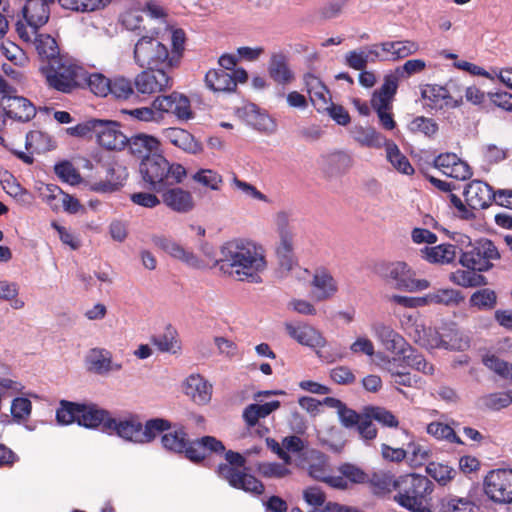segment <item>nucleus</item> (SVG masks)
Listing matches in <instances>:
<instances>
[{"mask_svg":"<svg viewBox=\"0 0 512 512\" xmlns=\"http://www.w3.org/2000/svg\"><path fill=\"white\" fill-rule=\"evenodd\" d=\"M221 269L238 281L261 283L267 268L262 246L246 239H233L221 248Z\"/></svg>","mask_w":512,"mask_h":512,"instance_id":"nucleus-1","label":"nucleus"},{"mask_svg":"<svg viewBox=\"0 0 512 512\" xmlns=\"http://www.w3.org/2000/svg\"><path fill=\"white\" fill-rule=\"evenodd\" d=\"M162 447L172 453L184 454L193 463H201L212 453L225 452L224 444L213 436H203L190 441L184 426L173 424L172 429L161 436Z\"/></svg>","mask_w":512,"mask_h":512,"instance_id":"nucleus-2","label":"nucleus"},{"mask_svg":"<svg viewBox=\"0 0 512 512\" xmlns=\"http://www.w3.org/2000/svg\"><path fill=\"white\" fill-rule=\"evenodd\" d=\"M139 172L143 187L156 193L180 184L186 177V169L178 163H170L162 154L142 160Z\"/></svg>","mask_w":512,"mask_h":512,"instance_id":"nucleus-3","label":"nucleus"},{"mask_svg":"<svg viewBox=\"0 0 512 512\" xmlns=\"http://www.w3.org/2000/svg\"><path fill=\"white\" fill-rule=\"evenodd\" d=\"M462 188L465 203L455 193L456 190H460V185L450 181V204L455 208V216L461 219H474V210L488 208L493 201H496V191L481 180H472L463 184Z\"/></svg>","mask_w":512,"mask_h":512,"instance_id":"nucleus-4","label":"nucleus"},{"mask_svg":"<svg viewBox=\"0 0 512 512\" xmlns=\"http://www.w3.org/2000/svg\"><path fill=\"white\" fill-rule=\"evenodd\" d=\"M433 483L423 475L411 473L399 477L394 501L412 512H432L430 508Z\"/></svg>","mask_w":512,"mask_h":512,"instance_id":"nucleus-5","label":"nucleus"},{"mask_svg":"<svg viewBox=\"0 0 512 512\" xmlns=\"http://www.w3.org/2000/svg\"><path fill=\"white\" fill-rule=\"evenodd\" d=\"M40 71L48 86L57 91L70 93L75 88L83 87L84 68L62 57L41 65Z\"/></svg>","mask_w":512,"mask_h":512,"instance_id":"nucleus-6","label":"nucleus"},{"mask_svg":"<svg viewBox=\"0 0 512 512\" xmlns=\"http://www.w3.org/2000/svg\"><path fill=\"white\" fill-rule=\"evenodd\" d=\"M374 272L387 283H393L399 290L417 292L430 286L425 279H415V272L403 261L376 263Z\"/></svg>","mask_w":512,"mask_h":512,"instance_id":"nucleus-7","label":"nucleus"},{"mask_svg":"<svg viewBox=\"0 0 512 512\" xmlns=\"http://www.w3.org/2000/svg\"><path fill=\"white\" fill-rule=\"evenodd\" d=\"M134 59L141 68H175L168 47L150 36H143L136 42Z\"/></svg>","mask_w":512,"mask_h":512,"instance_id":"nucleus-8","label":"nucleus"},{"mask_svg":"<svg viewBox=\"0 0 512 512\" xmlns=\"http://www.w3.org/2000/svg\"><path fill=\"white\" fill-rule=\"evenodd\" d=\"M398 89V79L394 75H385L383 84L371 97V107L377 113L379 123L385 130H393L396 122L393 117V100Z\"/></svg>","mask_w":512,"mask_h":512,"instance_id":"nucleus-9","label":"nucleus"},{"mask_svg":"<svg viewBox=\"0 0 512 512\" xmlns=\"http://www.w3.org/2000/svg\"><path fill=\"white\" fill-rule=\"evenodd\" d=\"M500 259V253L490 239L481 238L473 244V247L462 256L461 264L479 272L490 270L494 260Z\"/></svg>","mask_w":512,"mask_h":512,"instance_id":"nucleus-10","label":"nucleus"},{"mask_svg":"<svg viewBox=\"0 0 512 512\" xmlns=\"http://www.w3.org/2000/svg\"><path fill=\"white\" fill-rule=\"evenodd\" d=\"M486 496L497 504L512 503V469L491 470L484 478Z\"/></svg>","mask_w":512,"mask_h":512,"instance_id":"nucleus-11","label":"nucleus"},{"mask_svg":"<svg viewBox=\"0 0 512 512\" xmlns=\"http://www.w3.org/2000/svg\"><path fill=\"white\" fill-rule=\"evenodd\" d=\"M171 68H146L139 73L134 80L138 93L155 94L160 93L172 86V77L169 75Z\"/></svg>","mask_w":512,"mask_h":512,"instance_id":"nucleus-12","label":"nucleus"},{"mask_svg":"<svg viewBox=\"0 0 512 512\" xmlns=\"http://www.w3.org/2000/svg\"><path fill=\"white\" fill-rule=\"evenodd\" d=\"M137 6L127 9L120 15L121 24L131 31L141 28L143 14L152 19H162L166 17V11L157 2H136Z\"/></svg>","mask_w":512,"mask_h":512,"instance_id":"nucleus-13","label":"nucleus"},{"mask_svg":"<svg viewBox=\"0 0 512 512\" xmlns=\"http://www.w3.org/2000/svg\"><path fill=\"white\" fill-rule=\"evenodd\" d=\"M217 474L235 489L261 495L265 491L264 484L251 474L244 473L228 464H219Z\"/></svg>","mask_w":512,"mask_h":512,"instance_id":"nucleus-14","label":"nucleus"},{"mask_svg":"<svg viewBox=\"0 0 512 512\" xmlns=\"http://www.w3.org/2000/svg\"><path fill=\"white\" fill-rule=\"evenodd\" d=\"M0 106L9 118L20 122H28L36 115L33 103L23 96H18L13 87L12 92L2 94Z\"/></svg>","mask_w":512,"mask_h":512,"instance_id":"nucleus-15","label":"nucleus"},{"mask_svg":"<svg viewBox=\"0 0 512 512\" xmlns=\"http://www.w3.org/2000/svg\"><path fill=\"white\" fill-rule=\"evenodd\" d=\"M94 137L107 150H121L128 142V138L120 130V124L111 120L97 119Z\"/></svg>","mask_w":512,"mask_h":512,"instance_id":"nucleus-16","label":"nucleus"},{"mask_svg":"<svg viewBox=\"0 0 512 512\" xmlns=\"http://www.w3.org/2000/svg\"><path fill=\"white\" fill-rule=\"evenodd\" d=\"M153 106L163 117L165 113L172 114L180 120H189L193 117L189 98L178 92L156 97Z\"/></svg>","mask_w":512,"mask_h":512,"instance_id":"nucleus-17","label":"nucleus"},{"mask_svg":"<svg viewBox=\"0 0 512 512\" xmlns=\"http://www.w3.org/2000/svg\"><path fill=\"white\" fill-rule=\"evenodd\" d=\"M159 193L161 195V203L175 213L187 214L195 208L192 193L182 187L177 185L170 186Z\"/></svg>","mask_w":512,"mask_h":512,"instance_id":"nucleus-18","label":"nucleus"},{"mask_svg":"<svg viewBox=\"0 0 512 512\" xmlns=\"http://www.w3.org/2000/svg\"><path fill=\"white\" fill-rule=\"evenodd\" d=\"M151 240L155 247L169 254L171 257L195 268L201 266V262L192 251L185 249L172 238L164 235H153Z\"/></svg>","mask_w":512,"mask_h":512,"instance_id":"nucleus-19","label":"nucleus"},{"mask_svg":"<svg viewBox=\"0 0 512 512\" xmlns=\"http://www.w3.org/2000/svg\"><path fill=\"white\" fill-rule=\"evenodd\" d=\"M303 81L313 106L319 113H324L328 109V103L331 101L328 88L319 77L312 73H306Z\"/></svg>","mask_w":512,"mask_h":512,"instance_id":"nucleus-20","label":"nucleus"},{"mask_svg":"<svg viewBox=\"0 0 512 512\" xmlns=\"http://www.w3.org/2000/svg\"><path fill=\"white\" fill-rule=\"evenodd\" d=\"M142 423L137 417L131 416L124 420L117 421L115 418L106 422V433H115L119 437L141 444Z\"/></svg>","mask_w":512,"mask_h":512,"instance_id":"nucleus-21","label":"nucleus"},{"mask_svg":"<svg viewBox=\"0 0 512 512\" xmlns=\"http://www.w3.org/2000/svg\"><path fill=\"white\" fill-rule=\"evenodd\" d=\"M312 293L316 301H325L332 298L338 291V284L326 268L315 270L311 281Z\"/></svg>","mask_w":512,"mask_h":512,"instance_id":"nucleus-22","label":"nucleus"},{"mask_svg":"<svg viewBox=\"0 0 512 512\" xmlns=\"http://www.w3.org/2000/svg\"><path fill=\"white\" fill-rule=\"evenodd\" d=\"M126 145L130 153L141 161L153 157L154 154H160V141L152 135L144 133L133 135L128 138Z\"/></svg>","mask_w":512,"mask_h":512,"instance_id":"nucleus-23","label":"nucleus"},{"mask_svg":"<svg viewBox=\"0 0 512 512\" xmlns=\"http://www.w3.org/2000/svg\"><path fill=\"white\" fill-rule=\"evenodd\" d=\"M270 78L277 84L285 86L294 81L295 75L289 65V58L282 52L273 53L268 64Z\"/></svg>","mask_w":512,"mask_h":512,"instance_id":"nucleus-24","label":"nucleus"},{"mask_svg":"<svg viewBox=\"0 0 512 512\" xmlns=\"http://www.w3.org/2000/svg\"><path fill=\"white\" fill-rule=\"evenodd\" d=\"M110 419V413L96 404H80L78 425L91 429L101 427L106 432V422Z\"/></svg>","mask_w":512,"mask_h":512,"instance_id":"nucleus-25","label":"nucleus"},{"mask_svg":"<svg viewBox=\"0 0 512 512\" xmlns=\"http://www.w3.org/2000/svg\"><path fill=\"white\" fill-rule=\"evenodd\" d=\"M86 362L88 370L99 375H104L110 371H119L122 369L121 363H113L112 354L104 348H93L90 350Z\"/></svg>","mask_w":512,"mask_h":512,"instance_id":"nucleus-26","label":"nucleus"},{"mask_svg":"<svg viewBox=\"0 0 512 512\" xmlns=\"http://www.w3.org/2000/svg\"><path fill=\"white\" fill-rule=\"evenodd\" d=\"M285 329L290 337L302 345L312 348H322L326 344L323 335L312 326H295L291 323H286Z\"/></svg>","mask_w":512,"mask_h":512,"instance_id":"nucleus-27","label":"nucleus"},{"mask_svg":"<svg viewBox=\"0 0 512 512\" xmlns=\"http://www.w3.org/2000/svg\"><path fill=\"white\" fill-rule=\"evenodd\" d=\"M184 392L198 405H205L211 400L212 385L201 375H190L184 383Z\"/></svg>","mask_w":512,"mask_h":512,"instance_id":"nucleus-28","label":"nucleus"},{"mask_svg":"<svg viewBox=\"0 0 512 512\" xmlns=\"http://www.w3.org/2000/svg\"><path fill=\"white\" fill-rule=\"evenodd\" d=\"M280 406L281 403L278 400H272L263 404L251 403L247 405L242 412V418L246 428L252 430V427H256L261 419H265L279 409Z\"/></svg>","mask_w":512,"mask_h":512,"instance_id":"nucleus-29","label":"nucleus"},{"mask_svg":"<svg viewBox=\"0 0 512 512\" xmlns=\"http://www.w3.org/2000/svg\"><path fill=\"white\" fill-rule=\"evenodd\" d=\"M22 13L27 24L33 28V33H36L49 20V2H26L22 7Z\"/></svg>","mask_w":512,"mask_h":512,"instance_id":"nucleus-30","label":"nucleus"},{"mask_svg":"<svg viewBox=\"0 0 512 512\" xmlns=\"http://www.w3.org/2000/svg\"><path fill=\"white\" fill-rule=\"evenodd\" d=\"M380 49L387 60L397 61L415 54L419 44L413 40L385 41L380 43Z\"/></svg>","mask_w":512,"mask_h":512,"instance_id":"nucleus-31","label":"nucleus"},{"mask_svg":"<svg viewBox=\"0 0 512 512\" xmlns=\"http://www.w3.org/2000/svg\"><path fill=\"white\" fill-rule=\"evenodd\" d=\"M163 136L170 144L185 152L196 153L199 149L193 135L185 129L170 127L163 131Z\"/></svg>","mask_w":512,"mask_h":512,"instance_id":"nucleus-32","label":"nucleus"},{"mask_svg":"<svg viewBox=\"0 0 512 512\" xmlns=\"http://www.w3.org/2000/svg\"><path fill=\"white\" fill-rule=\"evenodd\" d=\"M205 83L214 92H232L236 89L232 74L223 69L209 70L205 75Z\"/></svg>","mask_w":512,"mask_h":512,"instance_id":"nucleus-33","label":"nucleus"},{"mask_svg":"<svg viewBox=\"0 0 512 512\" xmlns=\"http://www.w3.org/2000/svg\"><path fill=\"white\" fill-rule=\"evenodd\" d=\"M424 106L431 110H441L448 105V89L445 86L426 84L421 88Z\"/></svg>","mask_w":512,"mask_h":512,"instance_id":"nucleus-34","label":"nucleus"},{"mask_svg":"<svg viewBox=\"0 0 512 512\" xmlns=\"http://www.w3.org/2000/svg\"><path fill=\"white\" fill-rule=\"evenodd\" d=\"M35 49L42 62L51 63L60 58L59 46L55 38L49 34L34 33Z\"/></svg>","mask_w":512,"mask_h":512,"instance_id":"nucleus-35","label":"nucleus"},{"mask_svg":"<svg viewBox=\"0 0 512 512\" xmlns=\"http://www.w3.org/2000/svg\"><path fill=\"white\" fill-rule=\"evenodd\" d=\"M367 482L375 495L384 496L393 490L397 492L399 477L395 478L391 472L378 471L368 477Z\"/></svg>","mask_w":512,"mask_h":512,"instance_id":"nucleus-36","label":"nucleus"},{"mask_svg":"<svg viewBox=\"0 0 512 512\" xmlns=\"http://www.w3.org/2000/svg\"><path fill=\"white\" fill-rule=\"evenodd\" d=\"M384 364L383 368L388 370L393 376V382L397 385L407 386V387H421L423 385V381L420 377L416 375H412L409 372H400L398 367L400 366V362H397L396 358H383Z\"/></svg>","mask_w":512,"mask_h":512,"instance_id":"nucleus-37","label":"nucleus"},{"mask_svg":"<svg viewBox=\"0 0 512 512\" xmlns=\"http://www.w3.org/2000/svg\"><path fill=\"white\" fill-rule=\"evenodd\" d=\"M353 138L361 146L381 148L385 144V137L373 127L356 126L352 130Z\"/></svg>","mask_w":512,"mask_h":512,"instance_id":"nucleus-38","label":"nucleus"},{"mask_svg":"<svg viewBox=\"0 0 512 512\" xmlns=\"http://www.w3.org/2000/svg\"><path fill=\"white\" fill-rule=\"evenodd\" d=\"M172 429V423L164 418H152L142 424L141 444L151 443L158 435Z\"/></svg>","mask_w":512,"mask_h":512,"instance_id":"nucleus-39","label":"nucleus"},{"mask_svg":"<svg viewBox=\"0 0 512 512\" xmlns=\"http://www.w3.org/2000/svg\"><path fill=\"white\" fill-rule=\"evenodd\" d=\"M83 87L87 86L89 90L96 96L107 97L110 90L111 79L102 73H89L84 69Z\"/></svg>","mask_w":512,"mask_h":512,"instance_id":"nucleus-40","label":"nucleus"},{"mask_svg":"<svg viewBox=\"0 0 512 512\" xmlns=\"http://www.w3.org/2000/svg\"><path fill=\"white\" fill-rule=\"evenodd\" d=\"M385 147L389 162L399 172L406 175H412L414 173V168L410 164L408 158L400 152L398 146L394 142H385Z\"/></svg>","mask_w":512,"mask_h":512,"instance_id":"nucleus-41","label":"nucleus"},{"mask_svg":"<svg viewBox=\"0 0 512 512\" xmlns=\"http://www.w3.org/2000/svg\"><path fill=\"white\" fill-rule=\"evenodd\" d=\"M477 269H458L450 275V280L463 287H478L487 284L485 276L477 273Z\"/></svg>","mask_w":512,"mask_h":512,"instance_id":"nucleus-42","label":"nucleus"},{"mask_svg":"<svg viewBox=\"0 0 512 512\" xmlns=\"http://www.w3.org/2000/svg\"><path fill=\"white\" fill-rule=\"evenodd\" d=\"M472 175L473 173L468 163L459 159L456 154L450 153V178L455 180L453 183L460 185L461 189L463 184L467 183Z\"/></svg>","mask_w":512,"mask_h":512,"instance_id":"nucleus-43","label":"nucleus"},{"mask_svg":"<svg viewBox=\"0 0 512 512\" xmlns=\"http://www.w3.org/2000/svg\"><path fill=\"white\" fill-rule=\"evenodd\" d=\"M277 226L280 241L276 248V253H294L293 233L288 226L287 218L284 214L278 215Z\"/></svg>","mask_w":512,"mask_h":512,"instance_id":"nucleus-44","label":"nucleus"},{"mask_svg":"<svg viewBox=\"0 0 512 512\" xmlns=\"http://www.w3.org/2000/svg\"><path fill=\"white\" fill-rule=\"evenodd\" d=\"M483 364L499 377L512 381V363L505 361L494 354H486L482 358Z\"/></svg>","mask_w":512,"mask_h":512,"instance_id":"nucleus-45","label":"nucleus"},{"mask_svg":"<svg viewBox=\"0 0 512 512\" xmlns=\"http://www.w3.org/2000/svg\"><path fill=\"white\" fill-rule=\"evenodd\" d=\"M368 416L380 424L382 427L397 428L399 426L398 418L389 410L381 406H365Z\"/></svg>","mask_w":512,"mask_h":512,"instance_id":"nucleus-46","label":"nucleus"},{"mask_svg":"<svg viewBox=\"0 0 512 512\" xmlns=\"http://www.w3.org/2000/svg\"><path fill=\"white\" fill-rule=\"evenodd\" d=\"M482 405L492 411H499L512 404V390L489 393L481 397Z\"/></svg>","mask_w":512,"mask_h":512,"instance_id":"nucleus-47","label":"nucleus"},{"mask_svg":"<svg viewBox=\"0 0 512 512\" xmlns=\"http://www.w3.org/2000/svg\"><path fill=\"white\" fill-rule=\"evenodd\" d=\"M110 94L117 100H129L135 97V91L132 82L123 77L117 76L110 81Z\"/></svg>","mask_w":512,"mask_h":512,"instance_id":"nucleus-48","label":"nucleus"},{"mask_svg":"<svg viewBox=\"0 0 512 512\" xmlns=\"http://www.w3.org/2000/svg\"><path fill=\"white\" fill-rule=\"evenodd\" d=\"M1 52L2 54L14 65L17 67H25L29 58L26 55L25 51L19 47L17 44L6 41L1 44Z\"/></svg>","mask_w":512,"mask_h":512,"instance_id":"nucleus-49","label":"nucleus"},{"mask_svg":"<svg viewBox=\"0 0 512 512\" xmlns=\"http://www.w3.org/2000/svg\"><path fill=\"white\" fill-rule=\"evenodd\" d=\"M497 295L494 290L484 288L474 292L470 297V304L480 310H490L496 306Z\"/></svg>","mask_w":512,"mask_h":512,"instance_id":"nucleus-50","label":"nucleus"},{"mask_svg":"<svg viewBox=\"0 0 512 512\" xmlns=\"http://www.w3.org/2000/svg\"><path fill=\"white\" fill-rule=\"evenodd\" d=\"M450 262H452L457 256L461 262L462 256L465 252L473 247L470 237L461 233H450Z\"/></svg>","mask_w":512,"mask_h":512,"instance_id":"nucleus-51","label":"nucleus"},{"mask_svg":"<svg viewBox=\"0 0 512 512\" xmlns=\"http://www.w3.org/2000/svg\"><path fill=\"white\" fill-rule=\"evenodd\" d=\"M79 409L80 404L69 402V401H61L60 408L57 409L56 419L61 424H71L73 422L78 423L79 418Z\"/></svg>","mask_w":512,"mask_h":512,"instance_id":"nucleus-52","label":"nucleus"},{"mask_svg":"<svg viewBox=\"0 0 512 512\" xmlns=\"http://www.w3.org/2000/svg\"><path fill=\"white\" fill-rule=\"evenodd\" d=\"M400 362L426 375H432L434 373L433 365L428 363L421 354L416 353L412 347L411 351H408Z\"/></svg>","mask_w":512,"mask_h":512,"instance_id":"nucleus-53","label":"nucleus"},{"mask_svg":"<svg viewBox=\"0 0 512 512\" xmlns=\"http://www.w3.org/2000/svg\"><path fill=\"white\" fill-rule=\"evenodd\" d=\"M175 337L176 331L171 326H168L164 333L153 336L151 343L161 352L175 353L174 346L177 343Z\"/></svg>","mask_w":512,"mask_h":512,"instance_id":"nucleus-54","label":"nucleus"},{"mask_svg":"<svg viewBox=\"0 0 512 512\" xmlns=\"http://www.w3.org/2000/svg\"><path fill=\"white\" fill-rule=\"evenodd\" d=\"M354 428L357 430L360 438L366 442L373 441L378 435V430L373 424V419L368 416V412L365 411V408L362 410L361 421H359Z\"/></svg>","mask_w":512,"mask_h":512,"instance_id":"nucleus-55","label":"nucleus"},{"mask_svg":"<svg viewBox=\"0 0 512 512\" xmlns=\"http://www.w3.org/2000/svg\"><path fill=\"white\" fill-rule=\"evenodd\" d=\"M55 174L63 181L71 185L78 184L81 176L69 161H62L55 165Z\"/></svg>","mask_w":512,"mask_h":512,"instance_id":"nucleus-56","label":"nucleus"},{"mask_svg":"<svg viewBox=\"0 0 512 512\" xmlns=\"http://www.w3.org/2000/svg\"><path fill=\"white\" fill-rule=\"evenodd\" d=\"M408 128L413 133H423L428 137H431L438 131L437 123L433 119L424 116L414 118Z\"/></svg>","mask_w":512,"mask_h":512,"instance_id":"nucleus-57","label":"nucleus"},{"mask_svg":"<svg viewBox=\"0 0 512 512\" xmlns=\"http://www.w3.org/2000/svg\"><path fill=\"white\" fill-rule=\"evenodd\" d=\"M303 499L311 507L310 510H322L326 502V494L319 487H308L303 491Z\"/></svg>","mask_w":512,"mask_h":512,"instance_id":"nucleus-58","label":"nucleus"},{"mask_svg":"<svg viewBox=\"0 0 512 512\" xmlns=\"http://www.w3.org/2000/svg\"><path fill=\"white\" fill-rule=\"evenodd\" d=\"M426 68V62L422 59H411L407 60L402 66L395 69L393 73L397 77L398 81L400 78H408L413 74L420 73Z\"/></svg>","mask_w":512,"mask_h":512,"instance_id":"nucleus-59","label":"nucleus"},{"mask_svg":"<svg viewBox=\"0 0 512 512\" xmlns=\"http://www.w3.org/2000/svg\"><path fill=\"white\" fill-rule=\"evenodd\" d=\"M193 180L212 190H218L222 183L221 175L210 169L199 170L193 175Z\"/></svg>","mask_w":512,"mask_h":512,"instance_id":"nucleus-60","label":"nucleus"},{"mask_svg":"<svg viewBox=\"0 0 512 512\" xmlns=\"http://www.w3.org/2000/svg\"><path fill=\"white\" fill-rule=\"evenodd\" d=\"M185 32L182 29H175L172 32L171 42H172V50L169 51L171 61L173 62L174 67H177L180 59L182 58L184 45H185Z\"/></svg>","mask_w":512,"mask_h":512,"instance_id":"nucleus-61","label":"nucleus"},{"mask_svg":"<svg viewBox=\"0 0 512 512\" xmlns=\"http://www.w3.org/2000/svg\"><path fill=\"white\" fill-rule=\"evenodd\" d=\"M258 472L265 478H283L290 474V470L285 464L277 462L259 464Z\"/></svg>","mask_w":512,"mask_h":512,"instance_id":"nucleus-62","label":"nucleus"},{"mask_svg":"<svg viewBox=\"0 0 512 512\" xmlns=\"http://www.w3.org/2000/svg\"><path fill=\"white\" fill-rule=\"evenodd\" d=\"M340 473L346 477L347 482L362 484L368 481L369 475L354 464L345 463L339 467Z\"/></svg>","mask_w":512,"mask_h":512,"instance_id":"nucleus-63","label":"nucleus"},{"mask_svg":"<svg viewBox=\"0 0 512 512\" xmlns=\"http://www.w3.org/2000/svg\"><path fill=\"white\" fill-rule=\"evenodd\" d=\"M420 252L422 258L429 263H444L448 253V244L443 243L434 247H424Z\"/></svg>","mask_w":512,"mask_h":512,"instance_id":"nucleus-64","label":"nucleus"}]
</instances>
